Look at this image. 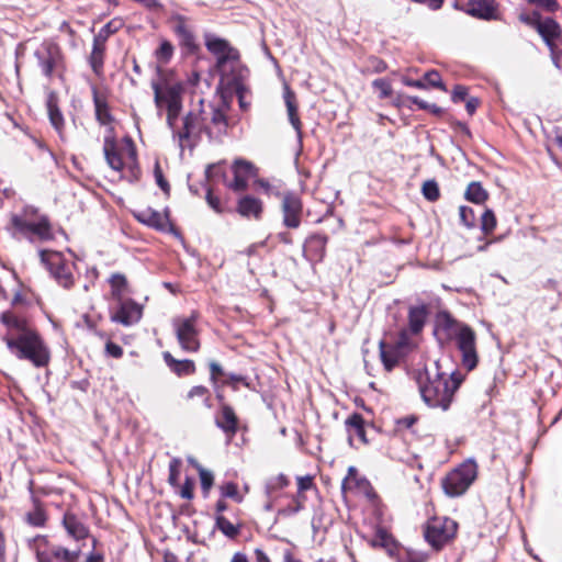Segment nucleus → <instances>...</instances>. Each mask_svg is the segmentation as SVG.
I'll return each mask as SVG.
<instances>
[{"label": "nucleus", "instance_id": "obj_30", "mask_svg": "<svg viewBox=\"0 0 562 562\" xmlns=\"http://www.w3.org/2000/svg\"><path fill=\"white\" fill-rule=\"evenodd\" d=\"M353 488H359L363 493H368V491L371 488L370 483L368 480L358 477L357 475V469L355 467H350L348 469V474L342 481V490L344 491H351Z\"/></svg>", "mask_w": 562, "mask_h": 562}, {"label": "nucleus", "instance_id": "obj_62", "mask_svg": "<svg viewBox=\"0 0 562 562\" xmlns=\"http://www.w3.org/2000/svg\"><path fill=\"white\" fill-rule=\"evenodd\" d=\"M389 541H390L389 533L386 531L380 529V530H378L375 538L373 539V544L385 547L389 544Z\"/></svg>", "mask_w": 562, "mask_h": 562}, {"label": "nucleus", "instance_id": "obj_35", "mask_svg": "<svg viewBox=\"0 0 562 562\" xmlns=\"http://www.w3.org/2000/svg\"><path fill=\"white\" fill-rule=\"evenodd\" d=\"M312 487H314L313 476L305 475V476H299L297 477V493L299 494H297V497L295 499L296 505L291 510L292 513H297V512H300L303 508V504H304V501H305V497L303 496V492L307 491V490H311Z\"/></svg>", "mask_w": 562, "mask_h": 562}, {"label": "nucleus", "instance_id": "obj_17", "mask_svg": "<svg viewBox=\"0 0 562 562\" xmlns=\"http://www.w3.org/2000/svg\"><path fill=\"white\" fill-rule=\"evenodd\" d=\"M281 198L283 225L288 228L300 227L303 213V203L301 198L294 192H286Z\"/></svg>", "mask_w": 562, "mask_h": 562}, {"label": "nucleus", "instance_id": "obj_58", "mask_svg": "<svg viewBox=\"0 0 562 562\" xmlns=\"http://www.w3.org/2000/svg\"><path fill=\"white\" fill-rule=\"evenodd\" d=\"M369 67L370 69L373 71V72H383L386 70L387 66L386 64L380 59V58H376V57H371L369 58Z\"/></svg>", "mask_w": 562, "mask_h": 562}, {"label": "nucleus", "instance_id": "obj_41", "mask_svg": "<svg viewBox=\"0 0 562 562\" xmlns=\"http://www.w3.org/2000/svg\"><path fill=\"white\" fill-rule=\"evenodd\" d=\"M422 193L424 198L430 202H435L440 198L439 186L435 180H427L423 183Z\"/></svg>", "mask_w": 562, "mask_h": 562}, {"label": "nucleus", "instance_id": "obj_15", "mask_svg": "<svg viewBox=\"0 0 562 562\" xmlns=\"http://www.w3.org/2000/svg\"><path fill=\"white\" fill-rule=\"evenodd\" d=\"M143 315V306L132 299L113 303L111 307L110 318L114 323L123 326H131L140 321Z\"/></svg>", "mask_w": 562, "mask_h": 562}, {"label": "nucleus", "instance_id": "obj_52", "mask_svg": "<svg viewBox=\"0 0 562 562\" xmlns=\"http://www.w3.org/2000/svg\"><path fill=\"white\" fill-rule=\"evenodd\" d=\"M256 184L266 193L267 195L282 196L279 188L267 180L259 179L256 181Z\"/></svg>", "mask_w": 562, "mask_h": 562}, {"label": "nucleus", "instance_id": "obj_43", "mask_svg": "<svg viewBox=\"0 0 562 562\" xmlns=\"http://www.w3.org/2000/svg\"><path fill=\"white\" fill-rule=\"evenodd\" d=\"M372 87L379 92L380 99H386L391 97L393 89L391 82L385 78H379L373 80Z\"/></svg>", "mask_w": 562, "mask_h": 562}, {"label": "nucleus", "instance_id": "obj_2", "mask_svg": "<svg viewBox=\"0 0 562 562\" xmlns=\"http://www.w3.org/2000/svg\"><path fill=\"white\" fill-rule=\"evenodd\" d=\"M103 154L108 166L117 172L127 169L131 179H137L139 168L137 162V151L133 139L128 136L117 140L113 128L108 130L103 140Z\"/></svg>", "mask_w": 562, "mask_h": 562}, {"label": "nucleus", "instance_id": "obj_39", "mask_svg": "<svg viewBox=\"0 0 562 562\" xmlns=\"http://www.w3.org/2000/svg\"><path fill=\"white\" fill-rule=\"evenodd\" d=\"M95 116L100 124L109 125L112 121V116L108 109V105L98 95L94 97Z\"/></svg>", "mask_w": 562, "mask_h": 562}, {"label": "nucleus", "instance_id": "obj_59", "mask_svg": "<svg viewBox=\"0 0 562 562\" xmlns=\"http://www.w3.org/2000/svg\"><path fill=\"white\" fill-rule=\"evenodd\" d=\"M290 483L289 479L284 475V474H279L273 482H271L267 488L268 491L271 488V490H277V488H283L285 486H288Z\"/></svg>", "mask_w": 562, "mask_h": 562}, {"label": "nucleus", "instance_id": "obj_1", "mask_svg": "<svg viewBox=\"0 0 562 562\" xmlns=\"http://www.w3.org/2000/svg\"><path fill=\"white\" fill-rule=\"evenodd\" d=\"M461 382V376L456 372L446 374L436 371L431 374L426 371L425 380L418 381L419 392L429 407L447 411Z\"/></svg>", "mask_w": 562, "mask_h": 562}, {"label": "nucleus", "instance_id": "obj_46", "mask_svg": "<svg viewBox=\"0 0 562 562\" xmlns=\"http://www.w3.org/2000/svg\"><path fill=\"white\" fill-rule=\"evenodd\" d=\"M180 465H181V460L177 459V458H173L170 461V463H169V477H168V482L172 486H177L178 485L179 475H180Z\"/></svg>", "mask_w": 562, "mask_h": 562}, {"label": "nucleus", "instance_id": "obj_14", "mask_svg": "<svg viewBox=\"0 0 562 562\" xmlns=\"http://www.w3.org/2000/svg\"><path fill=\"white\" fill-rule=\"evenodd\" d=\"M43 260H46L49 272L56 281L65 289L74 284L72 263L67 262L59 252H42Z\"/></svg>", "mask_w": 562, "mask_h": 562}, {"label": "nucleus", "instance_id": "obj_20", "mask_svg": "<svg viewBox=\"0 0 562 562\" xmlns=\"http://www.w3.org/2000/svg\"><path fill=\"white\" fill-rule=\"evenodd\" d=\"M0 319L8 328V333L4 336H22V334L26 331L35 330L25 316L19 315L12 311L3 312Z\"/></svg>", "mask_w": 562, "mask_h": 562}, {"label": "nucleus", "instance_id": "obj_13", "mask_svg": "<svg viewBox=\"0 0 562 562\" xmlns=\"http://www.w3.org/2000/svg\"><path fill=\"white\" fill-rule=\"evenodd\" d=\"M35 57L45 77L64 68V57L60 47L50 41L44 42L35 52Z\"/></svg>", "mask_w": 562, "mask_h": 562}, {"label": "nucleus", "instance_id": "obj_24", "mask_svg": "<svg viewBox=\"0 0 562 562\" xmlns=\"http://www.w3.org/2000/svg\"><path fill=\"white\" fill-rule=\"evenodd\" d=\"M283 98L286 106L289 121L297 135H301L302 123L297 114V103L295 93L290 89L289 86H284Z\"/></svg>", "mask_w": 562, "mask_h": 562}, {"label": "nucleus", "instance_id": "obj_21", "mask_svg": "<svg viewBox=\"0 0 562 562\" xmlns=\"http://www.w3.org/2000/svg\"><path fill=\"white\" fill-rule=\"evenodd\" d=\"M110 284V297L113 303L127 300L131 293L130 284L127 279L122 273H112L109 278Z\"/></svg>", "mask_w": 562, "mask_h": 562}, {"label": "nucleus", "instance_id": "obj_45", "mask_svg": "<svg viewBox=\"0 0 562 562\" xmlns=\"http://www.w3.org/2000/svg\"><path fill=\"white\" fill-rule=\"evenodd\" d=\"M221 493L224 497H229L240 503L243 501V496L238 493V487L235 483L228 482L221 486Z\"/></svg>", "mask_w": 562, "mask_h": 562}, {"label": "nucleus", "instance_id": "obj_9", "mask_svg": "<svg viewBox=\"0 0 562 562\" xmlns=\"http://www.w3.org/2000/svg\"><path fill=\"white\" fill-rule=\"evenodd\" d=\"M204 43L207 50L215 57L216 69L224 79L229 69H235L239 64V53L228 41L214 34H205Z\"/></svg>", "mask_w": 562, "mask_h": 562}, {"label": "nucleus", "instance_id": "obj_7", "mask_svg": "<svg viewBox=\"0 0 562 562\" xmlns=\"http://www.w3.org/2000/svg\"><path fill=\"white\" fill-rule=\"evenodd\" d=\"M173 139L178 142L181 150L191 147L204 133V126L201 115L200 103L191 109L182 119L175 123L173 127H169Z\"/></svg>", "mask_w": 562, "mask_h": 562}, {"label": "nucleus", "instance_id": "obj_55", "mask_svg": "<svg viewBox=\"0 0 562 562\" xmlns=\"http://www.w3.org/2000/svg\"><path fill=\"white\" fill-rule=\"evenodd\" d=\"M194 482L187 477L182 486L180 487V496L184 499H191L193 497Z\"/></svg>", "mask_w": 562, "mask_h": 562}, {"label": "nucleus", "instance_id": "obj_49", "mask_svg": "<svg viewBox=\"0 0 562 562\" xmlns=\"http://www.w3.org/2000/svg\"><path fill=\"white\" fill-rule=\"evenodd\" d=\"M459 216L461 223L467 227H472L474 225V212L471 207L462 205L459 207Z\"/></svg>", "mask_w": 562, "mask_h": 562}, {"label": "nucleus", "instance_id": "obj_26", "mask_svg": "<svg viewBox=\"0 0 562 562\" xmlns=\"http://www.w3.org/2000/svg\"><path fill=\"white\" fill-rule=\"evenodd\" d=\"M346 428L350 445H352L355 438H358L363 443L367 442L363 418L360 414H352L349 416L346 420Z\"/></svg>", "mask_w": 562, "mask_h": 562}, {"label": "nucleus", "instance_id": "obj_5", "mask_svg": "<svg viewBox=\"0 0 562 562\" xmlns=\"http://www.w3.org/2000/svg\"><path fill=\"white\" fill-rule=\"evenodd\" d=\"M156 106L167 112L166 122L168 127H173L182 110L183 87L180 82H156L153 81Z\"/></svg>", "mask_w": 562, "mask_h": 562}, {"label": "nucleus", "instance_id": "obj_51", "mask_svg": "<svg viewBox=\"0 0 562 562\" xmlns=\"http://www.w3.org/2000/svg\"><path fill=\"white\" fill-rule=\"evenodd\" d=\"M79 552H71L65 548H58L54 551V557L63 562H75Z\"/></svg>", "mask_w": 562, "mask_h": 562}, {"label": "nucleus", "instance_id": "obj_11", "mask_svg": "<svg viewBox=\"0 0 562 562\" xmlns=\"http://www.w3.org/2000/svg\"><path fill=\"white\" fill-rule=\"evenodd\" d=\"M457 530L456 520L449 517H435L427 522L425 538L432 548L438 550L456 537Z\"/></svg>", "mask_w": 562, "mask_h": 562}, {"label": "nucleus", "instance_id": "obj_57", "mask_svg": "<svg viewBox=\"0 0 562 562\" xmlns=\"http://www.w3.org/2000/svg\"><path fill=\"white\" fill-rule=\"evenodd\" d=\"M206 202L215 212L222 213L223 209L221 205V201L217 196L213 194L211 189L207 190Z\"/></svg>", "mask_w": 562, "mask_h": 562}, {"label": "nucleus", "instance_id": "obj_8", "mask_svg": "<svg viewBox=\"0 0 562 562\" xmlns=\"http://www.w3.org/2000/svg\"><path fill=\"white\" fill-rule=\"evenodd\" d=\"M477 476V464L474 460H467L450 471L441 481V486L449 497L463 495Z\"/></svg>", "mask_w": 562, "mask_h": 562}, {"label": "nucleus", "instance_id": "obj_37", "mask_svg": "<svg viewBox=\"0 0 562 562\" xmlns=\"http://www.w3.org/2000/svg\"><path fill=\"white\" fill-rule=\"evenodd\" d=\"M234 91L238 98V103L241 110L247 111L250 108V91L239 81L234 82Z\"/></svg>", "mask_w": 562, "mask_h": 562}, {"label": "nucleus", "instance_id": "obj_36", "mask_svg": "<svg viewBox=\"0 0 562 562\" xmlns=\"http://www.w3.org/2000/svg\"><path fill=\"white\" fill-rule=\"evenodd\" d=\"M25 519L27 524L33 527H43L47 520V516L43 506L38 502H35L33 509L26 514Z\"/></svg>", "mask_w": 562, "mask_h": 562}, {"label": "nucleus", "instance_id": "obj_34", "mask_svg": "<svg viewBox=\"0 0 562 562\" xmlns=\"http://www.w3.org/2000/svg\"><path fill=\"white\" fill-rule=\"evenodd\" d=\"M488 198L487 191L482 187L480 182L473 181L469 183L465 190V199L470 202L482 204Z\"/></svg>", "mask_w": 562, "mask_h": 562}, {"label": "nucleus", "instance_id": "obj_27", "mask_svg": "<svg viewBox=\"0 0 562 562\" xmlns=\"http://www.w3.org/2000/svg\"><path fill=\"white\" fill-rule=\"evenodd\" d=\"M63 522L68 535L76 540H81L88 537V528L75 515L68 513L65 514Z\"/></svg>", "mask_w": 562, "mask_h": 562}, {"label": "nucleus", "instance_id": "obj_6", "mask_svg": "<svg viewBox=\"0 0 562 562\" xmlns=\"http://www.w3.org/2000/svg\"><path fill=\"white\" fill-rule=\"evenodd\" d=\"M447 327L451 329L458 350L461 352V363L469 371L473 370L479 362L476 350V334L467 324L459 323L447 317Z\"/></svg>", "mask_w": 562, "mask_h": 562}, {"label": "nucleus", "instance_id": "obj_12", "mask_svg": "<svg viewBox=\"0 0 562 562\" xmlns=\"http://www.w3.org/2000/svg\"><path fill=\"white\" fill-rule=\"evenodd\" d=\"M172 326L180 347L188 352H196L200 348L196 315L173 319Z\"/></svg>", "mask_w": 562, "mask_h": 562}, {"label": "nucleus", "instance_id": "obj_10", "mask_svg": "<svg viewBox=\"0 0 562 562\" xmlns=\"http://www.w3.org/2000/svg\"><path fill=\"white\" fill-rule=\"evenodd\" d=\"M201 115L204 126V133L210 138H220L226 134L227 122V105L225 103L213 104L200 100Z\"/></svg>", "mask_w": 562, "mask_h": 562}, {"label": "nucleus", "instance_id": "obj_44", "mask_svg": "<svg viewBox=\"0 0 562 562\" xmlns=\"http://www.w3.org/2000/svg\"><path fill=\"white\" fill-rule=\"evenodd\" d=\"M496 227V217L492 210L487 209L481 216V228L485 234L492 233Z\"/></svg>", "mask_w": 562, "mask_h": 562}, {"label": "nucleus", "instance_id": "obj_40", "mask_svg": "<svg viewBox=\"0 0 562 562\" xmlns=\"http://www.w3.org/2000/svg\"><path fill=\"white\" fill-rule=\"evenodd\" d=\"M216 527L228 538H235L239 533V528L224 516L216 517Z\"/></svg>", "mask_w": 562, "mask_h": 562}, {"label": "nucleus", "instance_id": "obj_31", "mask_svg": "<svg viewBox=\"0 0 562 562\" xmlns=\"http://www.w3.org/2000/svg\"><path fill=\"white\" fill-rule=\"evenodd\" d=\"M105 45L93 41L92 52L90 54L89 63L97 76H101L104 64Z\"/></svg>", "mask_w": 562, "mask_h": 562}, {"label": "nucleus", "instance_id": "obj_32", "mask_svg": "<svg viewBox=\"0 0 562 562\" xmlns=\"http://www.w3.org/2000/svg\"><path fill=\"white\" fill-rule=\"evenodd\" d=\"M427 310L425 306H414L409 308L408 322L411 331L416 334L422 330L425 325Z\"/></svg>", "mask_w": 562, "mask_h": 562}, {"label": "nucleus", "instance_id": "obj_33", "mask_svg": "<svg viewBox=\"0 0 562 562\" xmlns=\"http://www.w3.org/2000/svg\"><path fill=\"white\" fill-rule=\"evenodd\" d=\"M47 111L52 125L57 131V133L61 136L64 128V117L63 114L57 106L56 100L54 95H50L47 100Z\"/></svg>", "mask_w": 562, "mask_h": 562}, {"label": "nucleus", "instance_id": "obj_16", "mask_svg": "<svg viewBox=\"0 0 562 562\" xmlns=\"http://www.w3.org/2000/svg\"><path fill=\"white\" fill-rule=\"evenodd\" d=\"M233 180L226 181L225 184L234 192L245 191L248 187L250 178L257 175V168L248 160L238 158L232 164Z\"/></svg>", "mask_w": 562, "mask_h": 562}, {"label": "nucleus", "instance_id": "obj_64", "mask_svg": "<svg viewBox=\"0 0 562 562\" xmlns=\"http://www.w3.org/2000/svg\"><path fill=\"white\" fill-rule=\"evenodd\" d=\"M427 557L422 553L409 552L403 562H426Z\"/></svg>", "mask_w": 562, "mask_h": 562}, {"label": "nucleus", "instance_id": "obj_3", "mask_svg": "<svg viewBox=\"0 0 562 562\" xmlns=\"http://www.w3.org/2000/svg\"><path fill=\"white\" fill-rule=\"evenodd\" d=\"M3 340L10 352L18 359L29 360L36 368H43L49 363V348L36 330L26 331L22 336H4Z\"/></svg>", "mask_w": 562, "mask_h": 562}, {"label": "nucleus", "instance_id": "obj_4", "mask_svg": "<svg viewBox=\"0 0 562 562\" xmlns=\"http://www.w3.org/2000/svg\"><path fill=\"white\" fill-rule=\"evenodd\" d=\"M12 235L30 240H50L54 237L49 218L33 206L11 216Z\"/></svg>", "mask_w": 562, "mask_h": 562}, {"label": "nucleus", "instance_id": "obj_22", "mask_svg": "<svg viewBox=\"0 0 562 562\" xmlns=\"http://www.w3.org/2000/svg\"><path fill=\"white\" fill-rule=\"evenodd\" d=\"M237 212L244 217L259 220L263 212V204L255 196L245 195L238 200Z\"/></svg>", "mask_w": 562, "mask_h": 562}, {"label": "nucleus", "instance_id": "obj_47", "mask_svg": "<svg viewBox=\"0 0 562 562\" xmlns=\"http://www.w3.org/2000/svg\"><path fill=\"white\" fill-rule=\"evenodd\" d=\"M424 81L428 86H431L434 88H440L441 90L447 91L445 85L441 81V77H440L439 72L436 70H430V71L426 72L424 76Z\"/></svg>", "mask_w": 562, "mask_h": 562}, {"label": "nucleus", "instance_id": "obj_48", "mask_svg": "<svg viewBox=\"0 0 562 562\" xmlns=\"http://www.w3.org/2000/svg\"><path fill=\"white\" fill-rule=\"evenodd\" d=\"M199 475H200V481H201V487H202L203 492L205 494H207L210 488L213 485V480H214L213 473L211 471L205 470L200 467Z\"/></svg>", "mask_w": 562, "mask_h": 562}, {"label": "nucleus", "instance_id": "obj_25", "mask_svg": "<svg viewBox=\"0 0 562 562\" xmlns=\"http://www.w3.org/2000/svg\"><path fill=\"white\" fill-rule=\"evenodd\" d=\"M216 425L229 436H234L236 434L237 417L231 406H222L220 416L216 418Z\"/></svg>", "mask_w": 562, "mask_h": 562}, {"label": "nucleus", "instance_id": "obj_28", "mask_svg": "<svg viewBox=\"0 0 562 562\" xmlns=\"http://www.w3.org/2000/svg\"><path fill=\"white\" fill-rule=\"evenodd\" d=\"M164 359L167 366L179 376L190 375L195 372V366L192 360H177L169 352L164 353Z\"/></svg>", "mask_w": 562, "mask_h": 562}, {"label": "nucleus", "instance_id": "obj_54", "mask_svg": "<svg viewBox=\"0 0 562 562\" xmlns=\"http://www.w3.org/2000/svg\"><path fill=\"white\" fill-rule=\"evenodd\" d=\"M380 347H381V359L384 364V368L386 369V371H391L394 368V366L396 364V358L393 357L392 355H390L384 349L383 342L380 344Z\"/></svg>", "mask_w": 562, "mask_h": 562}, {"label": "nucleus", "instance_id": "obj_23", "mask_svg": "<svg viewBox=\"0 0 562 562\" xmlns=\"http://www.w3.org/2000/svg\"><path fill=\"white\" fill-rule=\"evenodd\" d=\"M468 12L484 20L496 19V7L492 0H470Z\"/></svg>", "mask_w": 562, "mask_h": 562}, {"label": "nucleus", "instance_id": "obj_19", "mask_svg": "<svg viewBox=\"0 0 562 562\" xmlns=\"http://www.w3.org/2000/svg\"><path fill=\"white\" fill-rule=\"evenodd\" d=\"M133 215L139 223L161 232L167 231L170 224L167 213H161L151 207L137 210Z\"/></svg>", "mask_w": 562, "mask_h": 562}, {"label": "nucleus", "instance_id": "obj_56", "mask_svg": "<svg viewBox=\"0 0 562 562\" xmlns=\"http://www.w3.org/2000/svg\"><path fill=\"white\" fill-rule=\"evenodd\" d=\"M105 353L110 357H113V358H121L123 356V349L121 346L112 342V341H108L105 344Z\"/></svg>", "mask_w": 562, "mask_h": 562}, {"label": "nucleus", "instance_id": "obj_63", "mask_svg": "<svg viewBox=\"0 0 562 562\" xmlns=\"http://www.w3.org/2000/svg\"><path fill=\"white\" fill-rule=\"evenodd\" d=\"M415 423V416H406L397 420V427L398 429H409Z\"/></svg>", "mask_w": 562, "mask_h": 562}, {"label": "nucleus", "instance_id": "obj_61", "mask_svg": "<svg viewBox=\"0 0 562 562\" xmlns=\"http://www.w3.org/2000/svg\"><path fill=\"white\" fill-rule=\"evenodd\" d=\"M468 95V89L464 86H456L452 91V100L453 102L463 101Z\"/></svg>", "mask_w": 562, "mask_h": 562}, {"label": "nucleus", "instance_id": "obj_18", "mask_svg": "<svg viewBox=\"0 0 562 562\" xmlns=\"http://www.w3.org/2000/svg\"><path fill=\"white\" fill-rule=\"evenodd\" d=\"M520 20L533 25L547 45L552 49L553 42L561 34L560 25L551 18L541 20L537 13L532 15L521 14Z\"/></svg>", "mask_w": 562, "mask_h": 562}, {"label": "nucleus", "instance_id": "obj_53", "mask_svg": "<svg viewBox=\"0 0 562 562\" xmlns=\"http://www.w3.org/2000/svg\"><path fill=\"white\" fill-rule=\"evenodd\" d=\"M529 3L548 12H555L559 9L557 0H527Z\"/></svg>", "mask_w": 562, "mask_h": 562}, {"label": "nucleus", "instance_id": "obj_50", "mask_svg": "<svg viewBox=\"0 0 562 562\" xmlns=\"http://www.w3.org/2000/svg\"><path fill=\"white\" fill-rule=\"evenodd\" d=\"M154 176H155V180H156V183L157 186L166 193L168 194L169 191H170V186L168 183V181L165 179L164 177V173H162V170L159 166L158 162L155 164V168H154Z\"/></svg>", "mask_w": 562, "mask_h": 562}, {"label": "nucleus", "instance_id": "obj_60", "mask_svg": "<svg viewBox=\"0 0 562 562\" xmlns=\"http://www.w3.org/2000/svg\"><path fill=\"white\" fill-rule=\"evenodd\" d=\"M411 102L416 104L419 109L423 110H430L432 112H439V108H437L435 104H429L426 101L419 99L418 97H412L409 98Z\"/></svg>", "mask_w": 562, "mask_h": 562}, {"label": "nucleus", "instance_id": "obj_42", "mask_svg": "<svg viewBox=\"0 0 562 562\" xmlns=\"http://www.w3.org/2000/svg\"><path fill=\"white\" fill-rule=\"evenodd\" d=\"M120 24L121 23L117 21H110L101 27V30L94 36L93 41L105 45V42L109 38V36L117 31Z\"/></svg>", "mask_w": 562, "mask_h": 562}, {"label": "nucleus", "instance_id": "obj_29", "mask_svg": "<svg viewBox=\"0 0 562 562\" xmlns=\"http://www.w3.org/2000/svg\"><path fill=\"white\" fill-rule=\"evenodd\" d=\"M176 25L173 31L176 35L179 37L180 44L188 47H195V38L189 26L186 24V21L182 16H177L175 19Z\"/></svg>", "mask_w": 562, "mask_h": 562}, {"label": "nucleus", "instance_id": "obj_38", "mask_svg": "<svg viewBox=\"0 0 562 562\" xmlns=\"http://www.w3.org/2000/svg\"><path fill=\"white\" fill-rule=\"evenodd\" d=\"M172 56H173L172 44L167 40L161 41L159 47L155 52V57H156L157 61L161 65H166L170 61Z\"/></svg>", "mask_w": 562, "mask_h": 562}]
</instances>
